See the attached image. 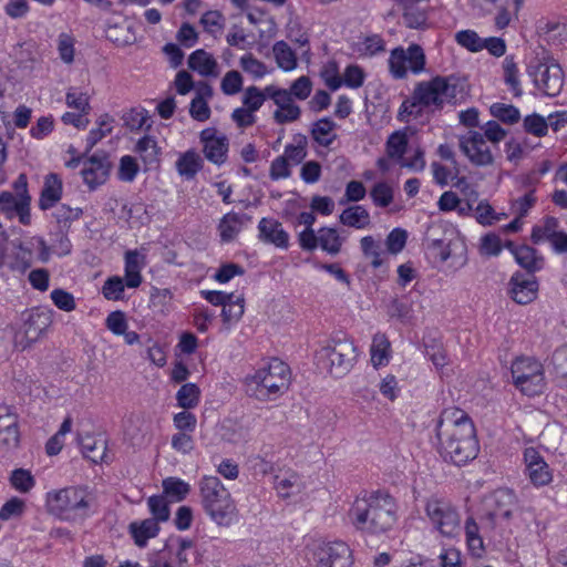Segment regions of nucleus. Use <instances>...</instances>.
Wrapping results in <instances>:
<instances>
[{
	"mask_svg": "<svg viewBox=\"0 0 567 567\" xmlns=\"http://www.w3.org/2000/svg\"><path fill=\"white\" fill-rule=\"evenodd\" d=\"M464 83L454 76H435L415 84L411 95L400 105L398 120L404 123L429 121L445 104H457L465 99Z\"/></svg>",
	"mask_w": 567,
	"mask_h": 567,
	"instance_id": "1",
	"label": "nucleus"
},
{
	"mask_svg": "<svg viewBox=\"0 0 567 567\" xmlns=\"http://www.w3.org/2000/svg\"><path fill=\"white\" fill-rule=\"evenodd\" d=\"M440 452L455 465H464L478 453L475 427L468 415L461 409H445L436 425Z\"/></svg>",
	"mask_w": 567,
	"mask_h": 567,
	"instance_id": "2",
	"label": "nucleus"
},
{
	"mask_svg": "<svg viewBox=\"0 0 567 567\" xmlns=\"http://www.w3.org/2000/svg\"><path fill=\"white\" fill-rule=\"evenodd\" d=\"M396 511V503L389 494L365 493L355 497L348 517L358 530L380 535L393 528L398 519Z\"/></svg>",
	"mask_w": 567,
	"mask_h": 567,
	"instance_id": "3",
	"label": "nucleus"
},
{
	"mask_svg": "<svg viewBox=\"0 0 567 567\" xmlns=\"http://www.w3.org/2000/svg\"><path fill=\"white\" fill-rule=\"evenodd\" d=\"M95 496L81 485L51 489L45 494L47 512L59 520L81 524L94 513Z\"/></svg>",
	"mask_w": 567,
	"mask_h": 567,
	"instance_id": "4",
	"label": "nucleus"
},
{
	"mask_svg": "<svg viewBox=\"0 0 567 567\" xmlns=\"http://www.w3.org/2000/svg\"><path fill=\"white\" fill-rule=\"evenodd\" d=\"M289 367L279 359H270L244 378V389L248 396L261 402L272 401L284 395L290 384Z\"/></svg>",
	"mask_w": 567,
	"mask_h": 567,
	"instance_id": "5",
	"label": "nucleus"
},
{
	"mask_svg": "<svg viewBox=\"0 0 567 567\" xmlns=\"http://www.w3.org/2000/svg\"><path fill=\"white\" fill-rule=\"evenodd\" d=\"M299 555L310 567H353L351 547L341 539L305 536Z\"/></svg>",
	"mask_w": 567,
	"mask_h": 567,
	"instance_id": "6",
	"label": "nucleus"
},
{
	"mask_svg": "<svg viewBox=\"0 0 567 567\" xmlns=\"http://www.w3.org/2000/svg\"><path fill=\"white\" fill-rule=\"evenodd\" d=\"M202 505L213 522L229 526L236 520L237 508L230 493L216 476H204L198 483Z\"/></svg>",
	"mask_w": 567,
	"mask_h": 567,
	"instance_id": "7",
	"label": "nucleus"
},
{
	"mask_svg": "<svg viewBox=\"0 0 567 567\" xmlns=\"http://www.w3.org/2000/svg\"><path fill=\"white\" fill-rule=\"evenodd\" d=\"M355 360L357 347L352 341L348 340L322 346L316 352L317 364L334 377L348 373Z\"/></svg>",
	"mask_w": 567,
	"mask_h": 567,
	"instance_id": "8",
	"label": "nucleus"
},
{
	"mask_svg": "<svg viewBox=\"0 0 567 567\" xmlns=\"http://www.w3.org/2000/svg\"><path fill=\"white\" fill-rule=\"evenodd\" d=\"M425 254L434 262H445L457 249H464V238L452 228L432 226L424 240Z\"/></svg>",
	"mask_w": 567,
	"mask_h": 567,
	"instance_id": "9",
	"label": "nucleus"
},
{
	"mask_svg": "<svg viewBox=\"0 0 567 567\" xmlns=\"http://www.w3.org/2000/svg\"><path fill=\"white\" fill-rule=\"evenodd\" d=\"M426 56L421 45L396 47L390 51L388 69L395 80L406 79L409 74L419 75L425 71Z\"/></svg>",
	"mask_w": 567,
	"mask_h": 567,
	"instance_id": "10",
	"label": "nucleus"
},
{
	"mask_svg": "<svg viewBox=\"0 0 567 567\" xmlns=\"http://www.w3.org/2000/svg\"><path fill=\"white\" fill-rule=\"evenodd\" d=\"M512 377L516 388L528 396L542 394L546 389L544 368L533 358H517L513 361Z\"/></svg>",
	"mask_w": 567,
	"mask_h": 567,
	"instance_id": "11",
	"label": "nucleus"
},
{
	"mask_svg": "<svg viewBox=\"0 0 567 567\" xmlns=\"http://www.w3.org/2000/svg\"><path fill=\"white\" fill-rule=\"evenodd\" d=\"M424 511L441 536L455 538L460 535L461 517L457 509L450 502L432 496L426 501Z\"/></svg>",
	"mask_w": 567,
	"mask_h": 567,
	"instance_id": "12",
	"label": "nucleus"
},
{
	"mask_svg": "<svg viewBox=\"0 0 567 567\" xmlns=\"http://www.w3.org/2000/svg\"><path fill=\"white\" fill-rule=\"evenodd\" d=\"M527 74L534 85L547 96L558 95L564 86V72L554 59L533 60L527 66Z\"/></svg>",
	"mask_w": 567,
	"mask_h": 567,
	"instance_id": "13",
	"label": "nucleus"
},
{
	"mask_svg": "<svg viewBox=\"0 0 567 567\" xmlns=\"http://www.w3.org/2000/svg\"><path fill=\"white\" fill-rule=\"evenodd\" d=\"M458 146L461 152L473 166H494L496 161L495 152L482 133L473 131L461 136L458 138Z\"/></svg>",
	"mask_w": 567,
	"mask_h": 567,
	"instance_id": "14",
	"label": "nucleus"
},
{
	"mask_svg": "<svg viewBox=\"0 0 567 567\" xmlns=\"http://www.w3.org/2000/svg\"><path fill=\"white\" fill-rule=\"evenodd\" d=\"M456 186L461 189L464 199H461L456 193L446 190L437 200L439 210L443 213L456 212L461 217L472 216L473 204L477 200L478 193L465 181H460Z\"/></svg>",
	"mask_w": 567,
	"mask_h": 567,
	"instance_id": "15",
	"label": "nucleus"
},
{
	"mask_svg": "<svg viewBox=\"0 0 567 567\" xmlns=\"http://www.w3.org/2000/svg\"><path fill=\"white\" fill-rule=\"evenodd\" d=\"M266 94L276 109L272 113L274 121L277 124H287L297 121L300 117L301 110L291 97L287 89L276 85H267Z\"/></svg>",
	"mask_w": 567,
	"mask_h": 567,
	"instance_id": "16",
	"label": "nucleus"
},
{
	"mask_svg": "<svg viewBox=\"0 0 567 567\" xmlns=\"http://www.w3.org/2000/svg\"><path fill=\"white\" fill-rule=\"evenodd\" d=\"M200 142L205 157L214 164L220 165L227 158L228 140L225 134L214 127L200 132Z\"/></svg>",
	"mask_w": 567,
	"mask_h": 567,
	"instance_id": "17",
	"label": "nucleus"
},
{
	"mask_svg": "<svg viewBox=\"0 0 567 567\" xmlns=\"http://www.w3.org/2000/svg\"><path fill=\"white\" fill-rule=\"evenodd\" d=\"M525 472L535 486H545L553 481L551 471L535 447H526L524 450Z\"/></svg>",
	"mask_w": 567,
	"mask_h": 567,
	"instance_id": "18",
	"label": "nucleus"
},
{
	"mask_svg": "<svg viewBox=\"0 0 567 567\" xmlns=\"http://www.w3.org/2000/svg\"><path fill=\"white\" fill-rule=\"evenodd\" d=\"M538 281L534 276L516 272L509 280V296L518 305L533 302L538 295Z\"/></svg>",
	"mask_w": 567,
	"mask_h": 567,
	"instance_id": "19",
	"label": "nucleus"
},
{
	"mask_svg": "<svg viewBox=\"0 0 567 567\" xmlns=\"http://www.w3.org/2000/svg\"><path fill=\"white\" fill-rule=\"evenodd\" d=\"M12 248H6L0 266H7L11 270L24 272L31 267L33 262L32 246L29 245V240L25 243H11Z\"/></svg>",
	"mask_w": 567,
	"mask_h": 567,
	"instance_id": "20",
	"label": "nucleus"
},
{
	"mask_svg": "<svg viewBox=\"0 0 567 567\" xmlns=\"http://www.w3.org/2000/svg\"><path fill=\"white\" fill-rule=\"evenodd\" d=\"M258 238L279 249H288L290 236L282 224L275 218L264 217L258 223Z\"/></svg>",
	"mask_w": 567,
	"mask_h": 567,
	"instance_id": "21",
	"label": "nucleus"
},
{
	"mask_svg": "<svg viewBox=\"0 0 567 567\" xmlns=\"http://www.w3.org/2000/svg\"><path fill=\"white\" fill-rule=\"evenodd\" d=\"M156 555H165L171 567H173V565L186 567L189 566L195 550L190 540L178 537L171 539L165 549Z\"/></svg>",
	"mask_w": 567,
	"mask_h": 567,
	"instance_id": "22",
	"label": "nucleus"
},
{
	"mask_svg": "<svg viewBox=\"0 0 567 567\" xmlns=\"http://www.w3.org/2000/svg\"><path fill=\"white\" fill-rule=\"evenodd\" d=\"M104 32L105 37L117 47L130 45L136 39L132 28L120 14H113L105 20Z\"/></svg>",
	"mask_w": 567,
	"mask_h": 567,
	"instance_id": "23",
	"label": "nucleus"
},
{
	"mask_svg": "<svg viewBox=\"0 0 567 567\" xmlns=\"http://www.w3.org/2000/svg\"><path fill=\"white\" fill-rule=\"evenodd\" d=\"M146 266V256L140 250H127L124 254V279L130 289L138 288L143 282L142 270Z\"/></svg>",
	"mask_w": 567,
	"mask_h": 567,
	"instance_id": "24",
	"label": "nucleus"
},
{
	"mask_svg": "<svg viewBox=\"0 0 567 567\" xmlns=\"http://www.w3.org/2000/svg\"><path fill=\"white\" fill-rule=\"evenodd\" d=\"M525 0H495L494 3V27L496 30H504L513 22H516Z\"/></svg>",
	"mask_w": 567,
	"mask_h": 567,
	"instance_id": "25",
	"label": "nucleus"
},
{
	"mask_svg": "<svg viewBox=\"0 0 567 567\" xmlns=\"http://www.w3.org/2000/svg\"><path fill=\"white\" fill-rule=\"evenodd\" d=\"M307 481L295 472L279 474L275 478V489L284 499L297 497L305 493Z\"/></svg>",
	"mask_w": 567,
	"mask_h": 567,
	"instance_id": "26",
	"label": "nucleus"
},
{
	"mask_svg": "<svg viewBox=\"0 0 567 567\" xmlns=\"http://www.w3.org/2000/svg\"><path fill=\"white\" fill-rule=\"evenodd\" d=\"M81 173L84 183L90 188H95L96 186L105 183L110 173V164L105 158L92 156L84 162Z\"/></svg>",
	"mask_w": 567,
	"mask_h": 567,
	"instance_id": "27",
	"label": "nucleus"
},
{
	"mask_svg": "<svg viewBox=\"0 0 567 567\" xmlns=\"http://www.w3.org/2000/svg\"><path fill=\"white\" fill-rule=\"evenodd\" d=\"M78 443L84 457L93 463H102L106 458V441L102 436L90 433L78 434Z\"/></svg>",
	"mask_w": 567,
	"mask_h": 567,
	"instance_id": "28",
	"label": "nucleus"
},
{
	"mask_svg": "<svg viewBox=\"0 0 567 567\" xmlns=\"http://www.w3.org/2000/svg\"><path fill=\"white\" fill-rule=\"evenodd\" d=\"M392 359V347L389 338L381 332L372 337L370 344V362L374 369L386 367Z\"/></svg>",
	"mask_w": 567,
	"mask_h": 567,
	"instance_id": "29",
	"label": "nucleus"
},
{
	"mask_svg": "<svg viewBox=\"0 0 567 567\" xmlns=\"http://www.w3.org/2000/svg\"><path fill=\"white\" fill-rule=\"evenodd\" d=\"M188 68L202 76H218V63L214 55L203 49L194 51L188 58Z\"/></svg>",
	"mask_w": 567,
	"mask_h": 567,
	"instance_id": "30",
	"label": "nucleus"
},
{
	"mask_svg": "<svg viewBox=\"0 0 567 567\" xmlns=\"http://www.w3.org/2000/svg\"><path fill=\"white\" fill-rule=\"evenodd\" d=\"M0 444L7 449L19 444L18 417L13 413L0 414Z\"/></svg>",
	"mask_w": 567,
	"mask_h": 567,
	"instance_id": "31",
	"label": "nucleus"
},
{
	"mask_svg": "<svg viewBox=\"0 0 567 567\" xmlns=\"http://www.w3.org/2000/svg\"><path fill=\"white\" fill-rule=\"evenodd\" d=\"M341 224L355 229H365L371 225V216L368 209L361 205L350 206L339 216Z\"/></svg>",
	"mask_w": 567,
	"mask_h": 567,
	"instance_id": "32",
	"label": "nucleus"
},
{
	"mask_svg": "<svg viewBox=\"0 0 567 567\" xmlns=\"http://www.w3.org/2000/svg\"><path fill=\"white\" fill-rule=\"evenodd\" d=\"M203 166V159L200 155L194 151L188 150L179 154L175 167L178 175L185 179H192L200 171Z\"/></svg>",
	"mask_w": 567,
	"mask_h": 567,
	"instance_id": "33",
	"label": "nucleus"
},
{
	"mask_svg": "<svg viewBox=\"0 0 567 567\" xmlns=\"http://www.w3.org/2000/svg\"><path fill=\"white\" fill-rule=\"evenodd\" d=\"M272 54L277 66L284 72H292L298 66V58L291 47L284 40L272 45Z\"/></svg>",
	"mask_w": 567,
	"mask_h": 567,
	"instance_id": "34",
	"label": "nucleus"
},
{
	"mask_svg": "<svg viewBox=\"0 0 567 567\" xmlns=\"http://www.w3.org/2000/svg\"><path fill=\"white\" fill-rule=\"evenodd\" d=\"M506 248L512 251L516 262L520 267L530 271H536L542 268L543 260L537 256L536 250L532 247L525 245L514 247L513 243L508 241L506 243Z\"/></svg>",
	"mask_w": 567,
	"mask_h": 567,
	"instance_id": "35",
	"label": "nucleus"
},
{
	"mask_svg": "<svg viewBox=\"0 0 567 567\" xmlns=\"http://www.w3.org/2000/svg\"><path fill=\"white\" fill-rule=\"evenodd\" d=\"M202 399L200 388L193 382L181 385L175 394L176 405L183 410L196 409Z\"/></svg>",
	"mask_w": 567,
	"mask_h": 567,
	"instance_id": "36",
	"label": "nucleus"
},
{
	"mask_svg": "<svg viewBox=\"0 0 567 567\" xmlns=\"http://www.w3.org/2000/svg\"><path fill=\"white\" fill-rule=\"evenodd\" d=\"M245 311V299L241 295H234L221 309L224 330L229 331L243 317Z\"/></svg>",
	"mask_w": 567,
	"mask_h": 567,
	"instance_id": "37",
	"label": "nucleus"
},
{
	"mask_svg": "<svg viewBox=\"0 0 567 567\" xmlns=\"http://www.w3.org/2000/svg\"><path fill=\"white\" fill-rule=\"evenodd\" d=\"M128 529L135 544L140 547L146 545L147 540L154 538L159 532L158 523L151 518L133 522Z\"/></svg>",
	"mask_w": 567,
	"mask_h": 567,
	"instance_id": "38",
	"label": "nucleus"
},
{
	"mask_svg": "<svg viewBox=\"0 0 567 567\" xmlns=\"http://www.w3.org/2000/svg\"><path fill=\"white\" fill-rule=\"evenodd\" d=\"M62 195V182L55 174L45 177L44 186L41 193L40 207L42 209L51 208L60 200Z\"/></svg>",
	"mask_w": 567,
	"mask_h": 567,
	"instance_id": "39",
	"label": "nucleus"
},
{
	"mask_svg": "<svg viewBox=\"0 0 567 567\" xmlns=\"http://www.w3.org/2000/svg\"><path fill=\"white\" fill-rule=\"evenodd\" d=\"M559 220L555 217L548 216L533 227L530 237L535 244H549V241L559 233Z\"/></svg>",
	"mask_w": 567,
	"mask_h": 567,
	"instance_id": "40",
	"label": "nucleus"
},
{
	"mask_svg": "<svg viewBox=\"0 0 567 567\" xmlns=\"http://www.w3.org/2000/svg\"><path fill=\"white\" fill-rule=\"evenodd\" d=\"M114 117L107 113L101 114L96 121L95 126L89 132L86 136V148L94 147L101 140L112 133L114 128Z\"/></svg>",
	"mask_w": 567,
	"mask_h": 567,
	"instance_id": "41",
	"label": "nucleus"
},
{
	"mask_svg": "<svg viewBox=\"0 0 567 567\" xmlns=\"http://www.w3.org/2000/svg\"><path fill=\"white\" fill-rule=\"evenodd\" d=\"M243 229V219L236 213H228L219 220L218 233L223 243L233 241Z\"/></svg>",
	"mask_w": 567,
	"mask_h": 567,
	"instance_id": "42",
	"label": "nucleus"
},
{
	"mask_svg": "<svg viewBox=\"0 0 567 567\" xmlns=\"http://www.w3.org/2000/svg\"><path fill=\"white\" fill-rule=\"evenodd\" d=\"M344 238L332 227H321L319 229V246L329 255L336 256L341 251Z\"/></svg>",
	"mask_w": 567,
	"mask_h": 567,
	"instance_id": "43",
	"label": "nucleus"
},
{
	"mask_svg": "<svg viewBox=\"0 0 567 567\" xmlns=\"http://www.w3.org/2000/svg\"><path fill=\"white\" fill-rule=\"evenodd\" d=\"M11 488L20 494H29L37 485V480L31 471L25 468H16L11 471L8 477Z\"/></svg>",
	"mask_w": 567,
	"mask_h": 567,
	"instance_id": "44",
	"label": "nucleus"
},
{
	"mask_svg": "<svg viewBox=\"0 0 567 567\" xmlns=\"http://www.w3.org/2000/svg\"><path fill=\"white\" fill-rule=\"evenodd\" d=\"M465 539L470 553L474 557H482L485 548L484 542L480 534V528L473 517H468L465 522Z\"/></svg>",
	"mask_w": 567,
	"mask_h": 567,
	"instance_id": "45",
	"label": "nucleus"
},
{
	"mask_svg": "<svg viewBox=\"0 0 567 567\" xmlns=\"http://www.w3.org/2000/svg\"><path fill=\"white\" fill-rule=\"evenodd\" d=\"M212 96V90L209 86H204L193 99L189 107L192 117L196 121L204 122L210 116V109L207 103V99Z\"/></svg>",
	"mask_w": 567,
	"mask_h": 567,
	"instance_id": "46",
	"label": "nucleus"
},
{
	"mask_svg": "<svg viewBox=\"0 0 567 567\" xmlns=\"http://www.w3.org/2000/svg\"><path fill=\"white\" fill-rule=\"evenodd\" d=\"M360 248L371 267L380 268L383 265V251L380 243L372 236H364L360 239Z\"/></svg>",
	"mask_w": 567,
	"mask_h": 567,
	"instance_id": "47",
	"label": "nucleus"
},
{
	"mask_svg": "<svg viewBox=\"0 0 567 567\" xmlns=\"http://www.w3.org/2000/svg\"><path fill=\"white\" fill-rule=\"evenodd\" d=\"M474 217L482 226H492L507 217L505 213H497L486 200H481L476 207H473Z\"/></svg>",
	"mask_w": 567,
	"mask_h": 567,
	"instance_id": "48",
	"label": "nucleus"
},
{
	"mask_svg": "<svg viewBox=\"0 0 567 567\" xmlns=\"http://www.w3.org/2000/svg\"><path fill=\"white\" fill-rule=\"evenodd\" d=\"M241 70L255 80H260L269 73L268 66L252 53H245L239 59Z\"/></svg>",
	"mask_w": 567,
	"mask_h": 567,
	"instance_id": "49",
	"label": "nucleus"
},
{
	"mask_svg": "<svg viewBox=\"0 0 567 567\" xmlns=\"http://www.w3.org/2000/svg\"><path fill=\"white\" fill-rule=\"evenodd\" d=\"M408 133L404 130L393 132L386 141V154L390 158L402 161L408 147Z\"/></svg>",
	"mask_w": 567,
	"mask_h": 567,
	"instance_id": "50",
	"label": "nucleus"
},
{
	"mask_svg": "<svg viewBox=\"0 0 567 567\" xmlns=\"http://www.w3.org/2000/svg\"><path fill=\"white\" fill-rule=\"evenodd\" d=\"M20 182L22 183L23 192L17 195H13L10 192H2L0 194V208L3 210L8 217H12L14 212L20 206L21 202H23L27 196V179L23 175L20 176Z\"/></svg>",
	"mask_w": 567,
	"mask_h": 567,
	"instance_id": "51",
	"label": "nucleus"
},
{
	"mask_svg": "<svg viewBox=\"0 0 567 567\" xmlns=\"http://www.w3.org/2000/svg\"><path fill=\"white\" fill-rule=\"evenodd\" d=\"M162 485L164 494L173 502L183 501L190 492V485L178 477H167Z\"/></svg>",
	"mask_w": 567,
	"mask_h": 567,
	"instance_id": "52",
	"label": "nucleus"
},
{
	"mask_svg": "<svg viewBox=\"0 0 567 567\" xmlns=\"http://www.w3.org/2000/svg\"><path fill=\"white\" fill-rule=\"evenodd\" d=\"M286 35L291 42L296 43L300 49H305L302 53L303 55L308 53L309 34L298 19H289L286 27Z\"/></svg>",
	"mask_w": 567,
	"mask_h": 567,
	"instance_id": "53",
	"label": "nucleus"
},
{
	"mask_svg": "<svg viewBox=\"0 0 567 567\" xmlns=\"http://www.w3.org/2000/svg\"><path fill=\"white\" fill-rule=\"evenodd\" d=\"M504 81L515 95L522 94L519 70L513 56H506L503 61Z\"/></svg>",
	"mask_w": 567,
	"mask_h": 567,
	"instance_id": "54",
	"label": "nucleus"
},
{
	"mask_svg": "<svg viewBox=\"0 0 567 567\" xmlns=\"http://www.w3.org/2000/svg\"><path fill=\"white\" fill-rule=\"evenodd\" d=\"M372 203L380 208L390 206L394 199V189L386 182H379L370 189Z\"/></svg>",
	"mask_w": 567,
	"mask_h": 567,
	"instance_id": "55",
	"label": "nucleus"
},
{
	"mask_svg": "<svg viewBox=\"0 0 567 567\" xmlns=\"http://www.w3.org/2000/svg\"><path fill=\"white\" fill-rule=\"evenodd\" d=\"M354 51L361 58H370L384 51V41L379 35H370L355 43Z\"/></svg>",
	"mask_w": 567,
	"mask_h": 567,
	"instance_id": "56",
	"label": "nucleus"
},
{
	"mask_svg": "<svg viewBox=\"0 0 567 567\" xmlns=\"http://www.w3.org/2000/svg\"><path fill=\"white\" fill-rule=\"evenodd\" d=\"M126 285L125 279L120 276H111L102 286L101 292L106 300L118 301L124 299Z\"/></svg>",
	"mask_w": 567,
	"mask_h": 567,
	"instance_id": "57",
	"label": "nucleus"
},
{
	"mask_svg": "<svg viewBox=\"0 0 567 567\" xmlns=\"http://www.w3.org/2000/svg\"><path fill=\"white\" fill-rule=\"evenodd\" d=\"M65 104L69 109L89 114L91 111L90 95L76 87H70L65 93Z\"/></svg>",
	"mask_w": 567,
	"mask_h": 567,
	"instance_id": "58",
	"label": "nucleus"
},
{
	"mask_svg": "<svg viewBox=\"0 0 567 567\" xmlns=\"http://www.w3.org/2000/svg\"><path fill=\"white\" fill-rule=\"evenodd\" d=\"M135 151L146 164H154L158 159L161 150L154 137L144 136L136 143Z\"/></svg>",
	"mask_w": 567,
	"mask_h": 567,
	"instance_id": "59",
	"label": "nucleus"
},
{
	"mask_svg": "<svg viewBox=\"0 0 567 567\" xmlns=\"http://www.w3.org/2000/svg\"><path fill=\"white\" fill-rule=\"evenodd\" d=\"M307 155V141L303 136L293 140L287 144L281 155L291 165L300 164Z\"/></svg>",
	"mask_w": 567,
	"mask_h": 567,
	"instance_id": "60",
	"label": "nucleus"
},
{
	"mask_svg": "<svg viewBox=\"0 0 567 567\" xmlns=\"http://www.w3.org/2000/svg\"><path fill=\"white\" fill-rule=\"evenodd\" d=\"M334 123L329 118H321L313 124L311 134L320 145L328 146L334 140Z\"/></svg>",
	"mask_w": 567,
	"mask_h": 567,
	"instance_id": "61",
	"label": "nucleus"
},
{
	"mask_svg": "<svg viewBox=\"0 0 567 567\" xmlns=\"http://www.w3.org/2000/svg\"><path fill=\"white\" fill-rule=\"evenodd\" d=\"M425 355L441 374L444 373V369L450 364L449 355L444 347L439 342L426 344Z\"/></svg>",
	"mask_w": 567,
	"mask_h": 567,
	"instance_id": "62",
	"label": "nucleus"
},
{
	"mask_svg": "<svg viewBox=\"0 0 567 567\" xmlns=\"http://www.w3.org/2000/svg\"><path fill=\"white\" fill-rule=\"evenodd\" d=\"M504 247H506V244L503 245L498 235L487 233L480 239L478 251L485 257H497L501 255Z\"/></svg>",
	"mask_w": 567,
	"mask_h": 567,
	"instance_id": "63",
	"label": "nucleus"
},
{
	"mask_svg": "<svg viewBox=\"0 0 567 567\" xmlns=\"http://www.w3.org/2000/svg\"><path fill=\"white\" fill-rule=\"evenodd\" d=\"M204 30L214 37L221 34L225 27V18L218 10L205 12L200 18Z\"/></svg>",
	"mask_w": 567,
	"mask_h": 567,
	"instance_id": "64",
	"label": "nucleus"
}]
</instances>
